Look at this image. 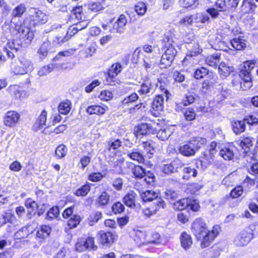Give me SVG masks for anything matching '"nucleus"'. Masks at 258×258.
<instances>
[{
  "instance_id": "f257e3e1",
  "label": "nucleus",
  "mask_w": 258,
  "mask_h": 258,
  "mask_svg": "<svg viewBox=\"0 0 258 258\" xmlns=\"http://www.w3.org/2000/svg\"><path fill=\"white\" fill-rule=\"evenodd\" d=\"M206 141L205 138L201 137L192 138L187 144L179 147V152L185 157L194 156L201 148V146L205 144Z\"/></svg>"
},
{
  "instance_id": "f03ea898",
  "label": "nucleus",
  "mask_w": 258,
  "mask_h": 258,
  "mask_svg": "<svg viewBox=\"0 0 258 258\" xmlns=\"http://www.w3.org/2000/svg\"><path fill=\"white\" fill-rule=\"evenodd\" d=\"M11 68L14 74L24 75L33 70V64L30 59L24 56H21L19 58L17 62L12 63Z\"/></svg>"
},
{
  "instance_id": "7ed1b4c3",
  "label": "nucleus",
  "mask_w": 258,
  "mask_h": 258,
  "mask_svg": "<svg viewBox=\"0 0 258 258\" xmlns=\"http://www.w3.org/2000/svg\"><path fill=\"white\" fill-rule=\"evenodd\" d=\"M173 36L174 35L169 32L165 35L162 43V47L166 49L163 54L175 57L177 51L174 47Z\"/></svg>"
},
{
  "instance_id": "20e7f679",
  "label": "nucleus",
  "mask_w": 258,
  "mask_h": 258,
  "mask_svg": "<svg viewBox=\"0 0 258 258\" xmlns=\"http://www.w3.org/2000/svg\"><path fill=\"white\" fill-rule=\"evenodd\" d=\"M34 10L33 14L30 16V27H35L47 22L48 16L44 12L37 9H34Z\"/></svg>"
},
{
  "instance_id": "39448f33",
  "label": "nucleus",
  "mask_w": 258,
  "mask_h": 258,
  "mask_svg": "<svg viewBox=\"0 0 258 258\" xmlns=\"http://www.w3.org/2000/svg\"><path fill=\"white\" fill-rule=\"evenodd\" d=\"M191 231L198 239H201L202 236L208 231L207 229L206 223L201 218L197 219L192 223Z\"/></svg>"
},
{
  "instance_id": "423d86ee",
  "label": "nucleus",
  "mask_w": 258,
  "mask_h": 258,
  "mask_svg": "<svg viewBox=\"0 0 258 258\" xmlns=\"http://www.w3.org/2000/svg\"><path fill=\"white\" fill-rule=\"evenodd\" d=\"M220 227L218 225L213 227L212 230L208 231L202 236L201 246L202 248L209 246L211 242L219 234Z\"/></svg>"
},
{
  "instance_id": "0eeeda50",
  "label": "nucleus",
  "mask_w": 258,
  "mask_h": 258,
  "mask_svg": "<svg viewBox=\"0 0 258 258\" xmlns=\"http://www.w3.org/2000/svg\"><path fill=\"white\" fill-rule=\"evenodd\" d=\"M253 238V233L249 230L242 231L235 238L234 243L237 246H242L247 245Z\"/></svg>"
},
{
  "instance_id": "6e6552de",
  "label": "nucleus",
  "mask_w": 258,
  "mask_h": 258,
  "mask_svg": "<svg viewBox=\"0 0 258 258\" xmlns=\"http://www.w3.org/2000/svg\"><path fill=\"white\" fill-rule=\"evenodd\" d=\"M186 47L188 50L187 53L183 59V62L190 60L192 57L197 56L201 53L202 49L200 48L199 45L195 42H186Z\"/></svg>"
},
{
  "instance_id": "1a4fd4ad",
  "label": "nucleus",
  "mask_w": 258,
  "mask_h": 258,
  "mask_svg": "<svg viewBox=\"0 0 258 258\" xmlns=\"http://www.w3.org/2000/svg\"><path fill=\"white\" fill-rule=\"evenodd\" d=\"M99 242L104 247H109L114 242V236L110 232L100 231L97 234Z\"/></svg>"
},
{
  "instance_id": "9d476101",
  "label": "nucleus",
  "mask_w": 258,
  "mask_h": 258,
  "mask_svg": "<svg viewBox=\"0 0 258 258\" xmlns=\"http://www.w3.org/2000/svg\"><path fill=\"white\" fill-rule=\"evenodd\" d=\"M19 114L15 111H9L5 115L4 122L6 126L13 127L19 120Z\"/></svg>"
},
{
  "instance_id": "9b49d317",
  "label": "nucleus",
  "mask_w": 258,
  "mask_h": 258,
  "mask_svg": "<svg viewBox=\"0 0 258 258\" xmlns=\"http://www.w3.org/2000/svg\"><path fill=\"white\" fill-rule=\"evenodd\" d=\"M164 97L163 95H158L154 99L152 103L151 113L154 116L157 117L160 114V111L163 109Z\"/></svg>"
},
{
  "instance_id": "f8f14e48",
  "label": "nucleus",
  "mask_w": 258,
  "mask_h": 258,
  "mask_svg": "<svg viewBox=\"0 0 258 258\" xmlns=\"http://www.w3.org/2000/svg\"><path fill=\"white\" fill-rule=\"evenodd\" d=\"M156 123L155 122L142 123L138 127L137 133L145 135L147 134H155L157 130L155 128Z\"/></svg>"
},
{
  "instance_id": "ddd939ff",
  "label": "nucleus",
  "mask_w": 258,
  "mask_h": 258,
  "mask_svg": "<svg viewBox=\"0 0 258 258\" xmlns=\"http://www.w3.org/2000/svg\"><path fill=\"white\" fill-rule=\"evenodd\" d=\"M239 0H217L216 5L221 10L226 12L232 9H235L239 3Z\"/></svg>"
},
{
  "instance_id": "4468645a",
  "label": "nucleus",
  "mask_w": 258,
  "mask_h": 258,
  "mask_svg": "<svg viewBox=\"0 0 258 258\" xmlns=\"http://www.w3.org/2000/svg\"><path fill=\"white\" fill-rule=\"evenodd\" d=\"M54 47L51 44V42L46 40L43 41L37 53L40 59H44L46 57L49 53L54 51Z\"/></svg>"
},
{
  "instance_id": "2eb2a0df",
  "label": "nucleus",
  "mask_w": 258,
  "mask_h": 258,
  "mask_svg": "<svg viewBox=\"0 0 258 258\" xmlns=\"http://www.w3.org/2000/svg\"><path fill=\"white\" fill-rule=\"evenodd\" d=\"M239 76L244 82L243 85L244 87L242 86V84L240 83L241 88H243V90L249 89L252 86L250 72L245 69H242L240 71Z\"/></svg>"
},
{
  "instance_id": "dca6fc26",
  "label": "nucleus",
  "mask_w": 258,
  "mask_h": 258,
  "mask_svg": "<svg viewBox=\"0 0 258 258\" xmlns=\"http://www.w3.org/2000/svg\"><path fill=\"white\" fill-rule=\"evenodd\" d=\"M158 60V57L156 55H145L144 58V67L147 72L155 68Z\"/></svg>"
},
{
  "instance_id": "f3484780",
  "label": "nucleus",
  "mask_w": 258,
  "mask_h": 258,
  "mask_svg": "<svg viewBox=\"0 0 258 258\" xmlns=\"http://www.w3.org/2000/svg\"><path fill=\"white\" fill-rule=\"evenodd\" d=\"M25 206L27 209V218L31 219L35 214V209L38 208L36 202L31 198H28L25 202Z\"/></svg>"
},
{
  "instance_id": "a211bd4d",
  "label": "nucleus",
  "mask_w": 258,
  "mask_h": 258,
  "mask_svg": "<svg viewBox=\"0 0 258 258\" xmlns=\"http://www.w3.org/2000/svg\"><path fill=\"white\" fill-rule=\"evenodd\" d=\"M235 148L233 145L225 147L220 150L219 155L225 160H232L234 156V149Z\"/></svg>"
},
{
  "instance_id": "6ab92c4d",
  "label": "nucleus",
  "mask_w": 258,
  "mask_h": 258,
  "mask_svg": "<svg viewBox=\"0 0 258 258\" xmlns=\"http://www.w3.org/2000/svg\"><path fill=\"white\" fill-rule=\"evenodd\" d=\"M256 8V5L253 0H243L240 9L243 14L253 13Z\"/></svg>"
},
{
  "instance_id": "aec40b11",
  "label": "nucleus",
  "mask_w": 258,
  "mask_h": 258,
  "mask_svg": "<svg viewBox=\"0 0 258 258\" xmlns=\"http://www.w3.org/2000/svg\"><path fill=\"white\" fill-rule=\"evenodd\" d=\"M126 22L127 20L125 16L123 15H121L118 18L117 21L113 24V30L117 33H122L125 29Z\"/></svg>"
},
{
  "instance_id": "412c9836",
  "label": "nucleus",
  "mask_w": 258,
  "mask_h": 258,
  "mask_svg": "<svg viewBox=\"0 0 258 258\" xmlns=\"http://www.w3.org/2000/svg\"><path fill=\"white\" fill-rule=\"evenodd\" d=\"M126 154L127 156L131 159L136 161L139 163H143L145 161L142 152L138 149H134L132 151H127Z\"/></svg>"
},
{
  "instance_id": "4be33fe9",
  "label": "nucleus",
  "mask_w": 258,
  "mask_h": 258,
  "mask_svg": "<svg viewBox=\"0 0 258 258\" xmlns=\"http://www.w3.org/2000/svg\"><path fill=\"white\" fill-rule=\"evenodd\" d=\"M230 44L235 50H242L246 47V41L243 37H238L232 39Z\"/></svg>"
},
{
  "instance_id": "5701e85b",
  "label": "nucleus",
  "mask_w": 258,
  "mask_h": 258,
  "mask_svg": "<svg viewBox=\"0 0 258 258\" xmlns=\"http://www.w3.org/2000/svg\"><path fill=\"white\" fill-rule=\"evenodd\" d=\"M33 231L30 225L24 226L17 231L14 235L15 238L17 239H21L27 237L29 234L32 233Z\"/></svg>"
},
{
  "instance_id": "b1692460",
  "label": "nucleus",
  "mask_w": 258,
  "mask_h": 258,
  "mask_svg": "<svg viewBox=\"0 0 258 258\" xmlns=\"http://www.w3.org/2000/svg\"><path fill=\"white\" fill-rule=\"evenodd\" d=\"M245 123L243 120H233L231 121V125L233 132L236 134L239 135L241 133L244 132L245 129Z\"/></svg>"
},
{
  "instance_id": "393cba45",
  "label": "nucleus",
  "mask_w": 258,
  "mask_h": 258,
  "mask_svg": "<svg viewBox=\"0 0 258 258\" xmlns=\"http://www.w3.org/2000/svg\"><path fill=\"white\" fill-rule=\"evenodd\" d=\"M136 197L137 194L134 191L130 190L123 198V202L127 207H134Z\"/></svg>"
},
{
  "instance_id": "a878e982",
  "label": "nucleus",
  "mask_w": 258,
  "mask_h": 258,
  "mask_svg": "<svg viewBox=\"0 0 258 258\" xmlns=\"http://www.w3.org/2000/svg\"><path fill=\"white\" fill-rule=\"evenodd\" d=\"M47 112L43 110L40 115L39 116L36 122L33 125L34 130L35 131H37L39 130L42 128L44 125L46 121Z\"/></svg>"
},
{
  "instance_id": "bb28decb",
  "label": "nucleus",
  "mask_w": 258,
  "mask_h": 258,
  "mask_svg": "<svg viewBox=\"0 0 258 258\" xmlns=\"http://www.w3.org/2000/svg\"><path fill=\"white\" fill-rule=\"evenodd\" d=\"M26 11V7L25 5L24 4H20L16 7L12 11L11 17L12 20H14L16 18H21L22 17L24 13Z\"/></svg>"
},
{
  "instance_id": "cd10ccee",
  "label": "nucleus",
  "mask_w": 258,
  "mask_h": 258,
  "mask_svg": "<svg viewBox=\"0 0 258 258\" xmlns=\"http://www.w3.org/2000/svg\"><path fill=\"white\" fill-rule=\"evenodd\" d=\"M221 55L219 53H215L213 55L208 56L206 59V63L214 68L219 67V63L220 60Z\"/></svg>"
},
{
  "instance_id": "c85d7f7f",
  "label": "nucleus",
  "mask_w": 258,
  "mask_h": 258,
  "mask_svg": "<svg viewBox=\"0 0 258 258\" xmlns=\"http://www.w3.org/2000/svg\"><path fill=\"white\" fill-rule=\"evenodd\" d=\"M109 198L110 196L107 192H102L96 200L95 202L97 207L103 208L107 205L109 202Z\"/></svg>"
},
{
  "instance_id": "c756f323",
  "label": "nucleus",
  "mask_w": 258,
  "mask_h": 258,
  "mask_svg": "<svg viewBox=\"0 0 258 258\" xmlns=\"http://www.w3.org/2000/svg\"><path fill=\"white\" fill-rule=\"evenodd\" d=\"M8 91L13 94L16 98L19 99L24 97L26 95L22 88L17 85H11L8 88Z\"/></svg>"
},
{
  "instance_id": "7c9ffc66",
  "label": "nucleus",
  "mask_w": 258,
  "mask_h": 258,
  "mask_svg": "<svg viewBox=\"0 0 258 258\" xmlns=\"http://www.w3.org/2000/svg\"><path fill=\"white\" fill-rule=\"evenodd\" d=\"M218 71L221 77L224 79L233 71V68L227 66L224 62H221L218 67Z\"/></svg>"
},
{
  "instance_id": "2f4dec72",
  "label": "nucleus",
  "mask_w": 258,
  "mask_h": 258,
  "mask_svg": "<svg viewBox=\"0 0 258 258\" xmlns=\"http://www.w3.org/2000/svg\"><path fill=\"white\" fill-rule=\"evenodd\" d=\"M107 107H103L99 105H91L86 109L87 112L89 114H103L106 111Z\"/></svg>"
},
{
  "instance_id": "473e14b6",
  "label": "nucleus",
  "mask_w": 258,
  "mask_h": 258,
  "mask_svg": "<svg viewBox=\"0 0 258 258\" xmlns=\"http://www.w3.org/2000/svg\"><path fill=\"white\" fill-rule=\"evenodd\" d=\"M180 242L182 247L185 249H188L192 243L190 235L186 232H183L180 235Z\"/></svg>"
},
{
  "instance_id": "72a5a7b5",
  "label": "nucleus",
  "mask_w": 258,
  "mask_h": 258,
  "mask_svg": "<svg viewBox=\"0 0 258 258\" xmlns=\"http://www.w3.org/2000/svg\"><path fill=\"white\" fill-rule=\"evenodd\" d=\"M51 231L49 226L43 225L37 230L36 237L41 239H44L48 237Z\"/></svg>"
},
{
  "instance_id": "f704fd0d",
  "label": "nucleus",
  "mask_w": 258,
  "mask_h": 258,
  "mask_svg": "<svg viewBox=\"0 0 258 258\" xmlns=\"http://www.w3.org/2000/svg\"><path fill=\"white\" fill-rule=\"evenodd\" d=\"M141 197L145 202L154 201L158 196V194L154 191L147 190L140 194Z\"/></svg>"
},
{
  "instance_id": "c9c22d12",
  "label": "nucleus",
  "mask_w": 258,
  "mask_h": 258,
  "mask_svg": "<svg viewBox=\"0 0 258 258\" xmlns=\"http://www.w3.org/2000/svg\"><path fill=\"white\" fill-rule=\"evenodd\" d=\"M152 87L151 80L149 78H146L141 85V89L138 90V92L141 95H146L150 92Z\"/></svg>"
},
{
  "instance_id": "e433bc0d",
  "label": "nucleus",
  "mask_w": 258,
  "mask_h": 258,
  "mask_svg": "<svg viewBox=\"0 0 258 258\" xmlns=\"http://www.w3.org/2000/svg\"><path fill=\"white\" fill-rule=\"evenodd\" d=\"M122 70V66L119 62H116L112 64L108 71V76L111 79L116 77Z\"/></svg>"
},
{
  "instance_id": "4c0bfd02",
  "label": "nucleus",
  "mask_w": 258,
  "mask_h": 258,
  "mask_svg": "<svg viewBox=\"0 0 258 258\" xmlns=\"http://www.w3.org/2000/svg\"><path fill=\"white\" fill-rule=\"evenodd\" d=\"M238 143V145L244 150L245 152H248L249 147L252 145L251 138L248 137H241Z\"/></svg>"
},
{
  "instance_id": "58836bf2",
  "label": "nucleus",
  "mask_w": 258,
  "mask_h": 258,
  "mask_svg": "<svg viewBox=\"0 0 258 258\" xmlns=\"http://www.w3.org/2000/svg\"><path fill=\"white\" fill-rule=\"evenodd\" d=\"M183 175L182 178L188 180L191 177H196L197 175V170L195 168L191 167H185L183 169Z\"/></svg>"
},
{
  "instance_id": "ea45409f",
  "label": "nucleus",
  "mask_w": 258,
  "mask_h": 258,
  "mask_svg": "<svg viewBox=\"0 0 258 258\" xmlns=\"http://www.w3.org/2000/svg\"><path fill=\"white\" fill-rule=\"evenodd\" d=\"M139 96L136 93H132L131 95L125 97L122 101L121 104L123 106H130L134 102L137 101Z\"/></svg>"
},
{
  "instance_id": "a19ab883",
  "label": "nucleus",
  "mask_w": 258,
  "mask_h": 258,
  "mask_svg": "<svg viewBox=\"0 0 258 258\" xmlns=\"http://www.w3.org/2000/svg\"><path fill=\"white\" fill-rule=\"evenodd\" d=\"M102 217V213L100 212L97 211L94 213L91 214L87 218V221L89 226H92L98 222V221L101 219Z\"/></svg>"
},
{
  "instance_id": "79ce46f5",
  "label": "nucleus",
  "mask_w": 258,
  "mask_h": 258,
  "mask_svg": "<svg viewBox=\"0 0 258 258\" xmlns=\"http://www.w3.org/2000/svg\"><path fill=\"white\" fill-rule=\"evenodd\" d=\"M132 173L136 178H142L144 177L146 170L140 165H135L132 168Z\"/></svg>"
},
{
  "instance_id": "37998d69",
  "label": "nucleus",
  "mask_w": 258,
  "mask_h": 258,
  "mask_svg": "<svg viewBox=\"0 0 258 258\" xmlns=\"http://www.w3.org/2000/svg\"><path fill=\"white\" fill-rule=\"evenodd\" d=\"M215 6L216 8L215 7H210L208 8L206 11L213 19H216L219 17L220 12H223V10H221L219 6L216 5V2H215Z\"/></svg>"
},
{
  "instance_id": "c03bdc74",
  "label": "nucleus",
  "mask_w": 258,
  "mask_h": 258,
  "mask_svg": "<svg viewBox=\"0 0 258 258\" xmlns=\"http://www.w3.org/2000/svg\"><path fill=\"white\" fill-rule=\"evenodd\" d=\"M174 57L163 54L160 59V65L162 68L170 67L174 60Z\"/></svg>"
},
{
  "instance_id": "a18cd8bd",
  "label": "nucleus",
  "mask_w": 258,
  "mask_h": 258,
  "mask_svg": "<svg viewBox=\"0 0 258 258\" xmlns=\"http://www.w3.org/2000/svg\"><path fill=\"white\" fill-rule=\"evenodd\" d=\"M81 218L78 215H73L68 221V225L70 228H75L80 223Z\"/></svg>"
},
{
  "instance_id": "49530a36",
  "label": "nucleus",
  "mask_w": 258,
  "mask_h": 258,
  "mask_svg": "<svg viewBox=\"0 0 258 258\" xmlns=\"http://www.w3.org/2000/svg\"><path fill=\"white\" fill-rule=\"evenodd\" d=\"M154 210L157 213L160 209H164L166 207V204L164 201L158 196L154 201Z\"/></svg>"
},
{
  "instance_id": "de8ad7c7",
  "label": "nucleus",
  "mask_w": 258,
  "mask_h": 258,
  "mask_svg": "<svg viewBox=\"0 0 258 258\" xmlns=\"http://www.w3.org/2000/svg\"><path fill=\"white\" fill-rule=\"evenodd\" d=\"M189 201V200L188 199L180 200L174 204V208L179 211L183 210L186 208H188Z\"/></svg>"
},
{
  "instance_id": "09e8293b",
  "label": "nucleus",
  "mask_w": 258,
  "mask_h": 258,
  "mask_svg": "<svg viewBox=\"0 0 258 258\" xmlns=\"http://www.w3.org/2000/svg\"><path fill=\"white\" fill-rule=\"evenodd\" d=\"M143 49L145 52L147 53V55H150L151 56V53H152V55L153 56L160 53L159 49L155 45L152 46L146 44L143 46Z\"/></svg>"
},
{
  "instance_id": "8fccbe9b",
  "label": "nucleus",
  "mask_w": 258,
  "mask_h": 258,
  "mask_svg": "<svg viewBox=\"0 0 258 258\" xmlns=\"http://www.w3.org/2000/svg\"><path fill=\"white\" fill-rule=\"evenodd\" d=\"M70 104L69 101L60 103L58 107L59 112L62 114H68L71 109Z\"/></svg>"
},
{
  "instance_id": "3c124183",
  "label": "nucleus",
  "mask_w": 258,
  "mask_h": 258,
  "mask_svg": "<svg viewBox=\"0 0 258 258\" xmlns=\"http://www.w3.org/2000/svg\"><path fill=\"white\" fill-rule=\"evenodd\" d=\"M90 190V186L89 184H85L78 188L75 194L77 196H86Z\"/></svg>"
},
{
  "instance_id": "603ef678",
  "label": "nucleus",
  "mask_w": 258,
  "mask_h": 258,
  "mask_svg": "<svg viewBox=\"0 0 258 258\" xmlns=\"http://www.w3.org/2000/svg\"><path fill=\"white\" fill-rule=\"evenodd\" d=\"M59 208L57 207H53L47 212L46 219L47 220H51L54 218H56L59 215Z\"/></svg>"
},
{
  "instance_id": "864d4df0",
  "label": "nucleus",
  "mask_w": 258,
  "mask_h": 258,
  "mask_svg": "<svg viewBox=\"0 0 258 258\" xmlns=\"http://www.w3.org/2000/svg\"><path fill=\"white\" fill-rule=\"evenodd\" d=\"M67 150V148L64 145H60L55 150V156L58 159L62 158L66 155Z\"/></svg>"
},
{
  "instance_id": "5fc2aeb1",
  "label": "nucleus",
  "mask_w": 258,
  "mask_h": 258,
  "mask_svg": "<svg viewBox=\"0 0 258 258\" xmlns=\"http://www.w3.org/2000/svg\"><path fill=\"white\" fill-rule=\"evenodd\" d=\"M208 74V70L205 68L202 67L197 69L194 73V77L196 79H201L204 78Z\"/></svg>"
},
{
  "instance_id": "6e6d98bb",
  "label": "nucleus",
  "mask_w": 258,
  "mask_h": 258,
  "mask_svg": "<svg viewBox=\"0 0 258 258\" xmlns=\"http://www.w3.org/2000/svg\"><path fill=\"white\" fill-rule=\"evenodd\" d=\"M2 217L6 223L14 224L16 221V218L14 214L9 212H5L3 214Z\"/></svg>"
},
{
  "instance_id": "4d7b16f0",
  "label": "nucleus",
  "mask_w": 258,
  "mask_h": 258,
  "mask_svg": "<svg viewBox=\"0 0 258 258\" xmlns=\"http://www.w3.org/2000/svg\"><path fill=\"white\" fill-rule=\"evenodd\" d=\"M111 209L114 214H120L124 211V207L120 202H117L113 204Z\"/></svg>"
},
{
  "instance_id": "13d9d810",
  "label": "nucleus",
  "mask_w": 258,
  "mask_h": 258,
  "mask_svg": "<svg viewBox=\"0 0 258 258\" xmlns=\"http://www.w3.org/2000/svg\"><path fill=\"white\" fill-rule=\"evenodd\" d=\"M69 39V37L67 35L64 37L56 36L52 42V46L53 47H57L62 45L64 42L67 41Z\"/></svg>"
},
{
  "instance_id": "bf43d9fd",
  "label": "nucleus",
  "mask_w": 258,
  "mask_h": 258,
  "mask_svg": "<svg viewBox=\"0 0 258 258\" xmlns=\"http://www.w3.org/2000/svg\"><path fill=\"white\" fill-rule=\"evenodd\" d=\"M164 198L166 199L175 201L178 198L177 194L172 189H166L164 192Z\"/></svg>"
},
{
  "instance_id": "052dcab7",
  "label": "nucleus",
  "mask_w": 258,
  "mask_h": 258,
  "mask_svg": "<svg viewBox=\"0 0 258 258\" xmlns=\"http://www.w3.org/2000/svg\"><path fill=\"white\" fill-rule=\"evenodd\" d=\"M170 136V132L169 130H160L157 133V137L162 140L165 141Z\"/></svg>"
},
{
  "instance_id": "680f3d73",
  "label": "nucleus",
  "mask_w": 258,
  "mask_h": 258,
  "mask_svg": "<svg viewBox=\"0 0 258 258\" xmlns=\"http://www.w3.org/2000/svg\"><path fill=\"white\" fill-rule=\"evenodd\" d=\"M53 69L54 67L53 64L44 66L39 70L38 74L39 76H45L50 73Z\"/></svg>"
},
{
  "instance_id": "e2e57ef3",
  "label": "nucleus",
  "mask_w": 258,
  "mask_h": 258,
  "mask_svg": "<svg viewBox=\"0 0 258 258\" xmlns=\"http://www.w3.org/2000/svg\"><path fill=\"white\" fill-rule=\"evenodd\" d=\"M186 120L191 121L195 119L196 113L192 108H188L186 109L184 114Z\"/></svg>"
},
{
  "instance_id": "0e129e2a",
  "label": "nucleus",
  "mask_w": 258,
  "mask_h": 258,
  "mask_svg": "<svg viewBox=\"0 0 258 258\" xmlns=\"http://www.w3.org/2000/svg\"><path fill=\"white\" fill-rule=\"evenodd\" d=\"M145 181L148 184H151L153 183L155 181V176L154 173L151 171H146L145 172V175L144 176Z\"/></svg>"
},
{
  "instance_id": "69168bd1",
  "label": "nucleus",
  "mask_w": 258,
  "mask_h": 258,
  "mask_svg": "<svg viewBox=\"0 0 258 258\" xmlns=\"http://www.w3.org/2000/svg\"><path fill=\"white\" fill-rule=\"evenodd\" d=\"M18 42V40H13L12 41L8 42L5 47H8L11 50H15L17 51L21 47Z\"/></svg>"
},
{
  "instance_id": "338daca9",
  "label": "nucleus",
  "mask_w": 258,
  "mask_h": 258,
  "mask_svg": "<svg viewBox=\"0 0 258 258\" xmlns=\"http://www.w3.org/2000/svg\"><path fill=\"white\" fill-rule=\"evenodd\" d=\"M135 10L139 15H143L147 10L145 4L143 3H139L135 6Z\"/></svg>"
},
{
  "instance_id": "774afa93",
  "label": "nucleus",
  "mask_w": 258,
  "mask_h": 258,
  "mask_svg": "<svg viewBox=\"0 0 258 258\" xmlns=\"http://www.w3.org/2000/svg\"><path fill=\"white\" fill-rule=\"evenodd\" d=\"M243 188L241 186H238L233 188L230 192V197L233 199L240 197L243 193Z\"/></svg>"
}]
</instances>
